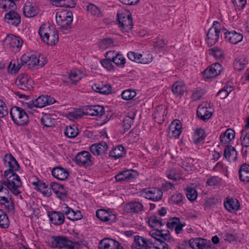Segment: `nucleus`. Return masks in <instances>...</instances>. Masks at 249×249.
<instances>
[{
	"instance_id": "obj_1",
	"label": "nucleus",
	"mask_w": 249,
	"mask_h": 249,
	"mask_svg": "<svg viewBox=\"0 0 249 249\" xmlns=\"http://www.w3.org/2000/svg\"><path fill=\"white\" fill-rule=\"evenodd\" d=\"M3 160L5 166L9 169L4 172L5 180H2L1 184L6 186L14 195L17 196L21 193L18 188L21 187L22 182L19 177L15 172L18 170L19 165L11 154H6Z\"/></svg>"
},
{
	"instance_id": "obj_2",
	"label": "nucleus",
	"mask_w": 249,
	"mask_h": 249,
	"mask_svg": "<svg viewBox=\"0 0 249 249\" xmlns=\"http://www.w3.org/2000/svg\"><path fill=\"white\" fill-rule=\"evenodd\" d=\"M41 40L49 45H54L58 41V34L55 28L47 24H42L38 30Z\"/></svg>"
},
{
	"instance_id": "obj_3",
	"label": "nucleus",
	"mask_w": 249,
	"mask_h": 249,
	"mask_svg": "<svg viewBox=\"0 0 249 249\" xmlns=\"http://www.w3.org/2000/svg\"><path fill=\"white\" fill-rule=\"evenodd\" d=\"M52 239V246L53 248L79 249L80 244L78 242H72L67 237L62 236H53Z\"/></svg>"
},
{
	"instance_id": "obj_4",
	"label": "nucleus",
	"mask_w": 249,
	"mask_h": 249,
	"mask_svg": "<svg viewBox=\"0 0 249 249\" xmlns=\"http://www.w3.org/2000/svg\"><path fill=\"white\" fill-rule=\"evenodd\" d=\"M150 235L159 242L157 244L160 249H168V245L166 242H170L172 240L169 231L158 230H152L150 232Z\"/></svg>"
},
{
	"instance_id": "obj_5",
	"label": "nucleus",
	"mask_w": 249,
	"mask_h": 249,
	"mask_svg": "<svg viewBox=\"0 0 249 249\" xmlns=\"http://www.w3.org/2000/svg\"><path fill=\"white\" fill-rule=\"evenodd\" d=\"M10 114L11 117L16 124L23 125L29 122V117L23 109L18 107L11 108Z\"/></svg>"
},
{
	"instance_id": "obj_6",
	"label": "nucleus",
	"mask_w": 249,
	"mask_h": 249,
	"mask_svg": "<svg viewBox=\"0 0 249 249\" xmlns=\"http://www.w3.org/2000/svg\"><path fill=\"white\" fill-rule=\"evenodd\" d=\"M221 28V25L219 22L214 21L213 22L212 27L207 34L206 42L208 45L213 46L218 41Z\"/></svg>"
},
{
	"instance_id": "obj_7",
	"label": "nucleus",
	"mask_w": 249,
	"mask_h": 249,
	"mask_svg": "<svg viewBox=\"0 0 249 249\" xmlns=\"http://www.w3.org/2000/svg\"><path fill=\"white\" fill-rule=\"evenodd\" d=\"M5 41L10 50L14 53L19 52L23 44V40L19 36L13 35H8Z\"/></svg>"
},
{
	"instance_id": "obj_8",
	"label": "nucleus",
	"mask_w": 249,
	"mask_h": 249,
	"mask_svg": "<svg viewBox=\"0 0 249 249\" xmlns=\"http://www.w3.org/2000/svg\"><path fill=\"white\" fill-rule=\"evenodd\" d=\"M57 24L63 28H66L72 22V14L70 12L63 11L58 12L55 16Z\"/></svg>"
},
{
	"instance_id": "obj_9",
	"label": "nucleus",
	"mask_w": 249,
	"mask_h": 249,
	"mask_svg": "<svg viewBox=\"0 0 249 249\" xmlns=\"http://www.w3.org/2000/svg\"><path fill=\"white\" fill-rule=\"evenodd\" d=\"M155 243L151 238L143 236H136L134 243L131 245L132 249H151Z\"/></svg>"
},
{
	"instance_id": "obj_10",
	"label": "nucleus",
	"mask_w": 249,
	"mask_h": 249,
	"mask_svg": "<svg viewBox=\"0 0 249 249\" xmlns=\"http://www.w3.org/2000/svg\"><path fill=\"white\" fill-rule=\"evenodd\" d=\"M34 82L27 74L21 73L18 75L16 80L18 87L24 90H30L33 88Z\"/></svg>"
},
{
	"instance_id": "obj_11",
	"label": "nucleus",
	"mask_w": 249,
	"mask_h": 249,
	"mask_svg": "<svg viewBox=\"0 0 249 249\" xmlns=\"http://www.w3.org/2000/svg\"><path fill=\"white\" fill-rule=\"evenodd\" d=\"M143 196L146 199L156 202L161 200L163 193L161 189L155 187H149L142 191Z\"/></svg>"
},
{
	"instance_id": "obj_12",
	"label": "nucleus",
	"mask_w": 249,
	"mask_h": 249,
	"mask_svg": "<svg viewBox=\"0 0 249 249\" xmlns=\"http://www.w3.org/2000/svg\"><path fill=\"white\" fill-rule=\"evenodd\" d=\"M8 190L3 186H0V203L4 205L8 211H10L14 209V203L11 200V196Z\"/></svg>"
},
{
	"instance_id": "obj_13",
	"label": "nucleus",
	"mask_w": 249,
	"mask_h": 249,
	"mask_svg": "<svg viewBox=\"0 0 249 249\" xmlns=\"http://www.w3.org/2000/svg\"><path fill=\"white\" fill-rule=\"evenodd\" d=\"M60 212L63 213V215H66L67 218L72 221L80 220L83 216L80 211H74L66 204L62 205Z\"/></svg>"
},
{
	"instance_id": "obj_14",
	"label": "nucleus",
	"mask_w": 249,
	"mask_h": 249,
	"mask_svg": "<svg viewBox=\"0 0 249 249\" xmlns=\"http://www.w3.org/2000/svg\"><path fill=\"white\" fill-rule=\"evenodd\" d=\"M189 244L193 249H212L210 241L202 238H191Z\"/></svg>"
},
{
	"instance_id": "obj_15",
	"label": "nucleus",
	"mask_w": 249,
	"mask_h": 249,
	"mask_svg": "<svg viewBox=\"0 0 249 249\" xmlns=\"http://www.w3.org/2000/svg\"><path fill=\"white\" fill-rule=\"evenodd\" d=\"M91 155L86 151L79 152L75 157L76 163L79 166H83L85 167L92 165V162L90 159Z\"/></svg>"
},
{
	"instance_id": "obj_16",
	"label": "nucleus",
	"mask_w": 249,
	"mask_h": 249,
	"mask_svg": "<svg viewBox=\"0 0 249 249\" xmlns=\"http://www.w3.org/2000/svg\"><path fill=\"white\" fill-rule=\"evenodd\" d=\"M211 110L209 103H203L198 106L197 110V115L203 121L208 120L212 116Z\"/></svg>"
},
{
	"instance_id": "obj_17",
	"label": "nucleus",
	"mask_w": 249,
	"mask_h": 249,
	"mask_svg": "<svg viewBox=\"0 0 249 249\" xmlns=\"http://www.w3.org/2000/svg\"><path fill=\"white\" fill-rule=\"evenodd\" d=\"M222 70V65L219 63H215L204 71L203 76L207 79L215 78L221 73Z\"/></svg>"
},
{
	"instance_id": "obj_18",
	"label": "nucleus",
	"mask_w": 249,
	"mask_h": 249,
	"mask_svg": "<svg viewBox=\"0 0 249 249\" xmlns=\"http://www.w3.org/2000/svg\"><path fill=\"white\" fill-rule=\"evenodd\" d=\"M182 125L179 120L173 121L168 127L167 132L170 138H178L181 134Z\"/></svg>"
},
{
	"instance_id": "obj_19",
	"label": "nucleus",
	"mask_w": 249,
	"mask_h": 249,
	"mask_svg": "<svg viewBox=\"0 0 249 249\" xmlns=\"http://www.w3.org/2000/svg\"><path fill=\"white\" fill-rule=\"evenodd\" d=\"M138 176L137 172L134 170H127L120 172L115 176L117 181H129Z\"/></svg>"
},
{
	"instance_id": "obj_20",
	"label": "nucleus",
	"mask_w": 249,
	"mask_h": 249,
	"mask_svg": "<svg viewBox=\"0 0 249 249\" xmlns=\"http://www.w3.org/2000/svg\"><path fill=\"white\" fill-rule=\"evenodd\" d=\"M99 249H123V246L117 241L111 238H104L99 244Z\"/></svg>"
},
{
	"instance_id": "obj_21",
	"label": "nucleus",
	"mask_w": 249,
	"mask_h": 249,
	"mask_svg": "<svg viewBox=\"0 0 249 249\" xmlns=\"http://www.w3.org/2000/svg\"><path fill=\"white\" fill-rule=\"evenodd\" d=\"M22 64L27 65L29 69H31L39 64V60L35 54L26 53L22 55L20 58Z\"/></svg>"
},
{
	"instance_id": "obj_22",
	"label": "nucleus",
	"mask_w": 249,
	"mask_h": 249,
	"mask_svg": "<svg viewBox=\"0 0 249 249\" xmlns=\"http://www.w3.org/2000/svg\"><path fill=\"white\" fill-rule=\"evenodd\" d=\"M96 215L101 221L109 224L114 222L116 218L115 214L112 213L111 211L104 209L97 210Z\"/></svg>"
},
{
	"instance_id": "obj_23",
	"label": "nucleus",
	"mask_w": 249,
	"mask_h": 249,
	"mask_svg": "<svg viewBox=\"0 0 249 249\" xmlns=\"http://www.w3.org/2000/svg\"><path fill=\"white\" fill-rule=\"evenodd\" d=\"M108 149V145L105 142L92 144L89 148L90 151L94 155L98 156L105 154Z\"/></svg>"
},
{
	"instance_id": "obj_24",
	"label": "nucleus",
	"mask_w": 249,
	"mask_h": 249,
	"mask_svg": "<svg viewBox=\"0 0 249 249\" xmlns=\"http://www.w3.org/2000/svg\"><path fill=\"white\" fill-rule=\"evenodd\" d=\"M105 113L104 107L99 105L88 106L85 107L86 115L101 117Z\"/></svg>"
},
{
	"instance_id": "obj_25",
	"label": "nucleus",
	"mask_w": 249,
	"mask_h": 249,
	"mask_svg": "<svg viewBox=\"0 0 249 249\" xmlns=\"http://www.w3.org/2000/svg\"><path fill=\"white\" fill-rule=\"evenodd\" d=\"M48 217L51 223L55 225H61L65 222V216L60 211H52L48 213Z\"/></svg>"
},
{
	"instance_id": "obj_26",
	"label": "nucleus",
	"mask_w": 249,
	"mask_h": 249,
	"mask_svg": "<svg viewBox=\"0 0 249 249\" xmlns=\"http://www.w3.org/2000/svg\"><path fill=\"white\" fill-rule=\"evenodd\" d=\"M4 20L8 24L14 26H17L21 21L20 16L14 11H10L5 14Z\"/></svg>"
},
{
	"instance_id": "obj_27",
	"label": "nucleus",
	"mask_w": 249,
	"mask_h": 249,
	"mask_svg": "<svg viewBox=\"0 0 249 249\" xmlns=\"http://www.w3.org/2000/svg\"><path fill=\"white\" fill-rule=\"evenodd\" d=\"M124 210L127 213H138L143 211V206L140 202H131L125 204Z\"/></svg>"
},
{
	"instance_id": "obj_28",
	"label": "nucleus",
	"mask_w": 249,
	"mask_h": 249,
	"mask_svg": "<svg viewBox=\"0 0 249 249\" xmlns=\"http://www.w3.org/2000/svg\"><path fill=\"white\" fill-rule=\"evenodd\" d=\"M51 190L56 194L57 197L61 199L66 197L67 192L64 186L56 182H52L50 185Z\"/></svg>"
},
{
	"instance_id": "obj_29",
	"label": "nucleus",
	"mask_w": 249,
	"mask_h": 249,
	"mask_svg": "<svg viewBox=\"0 0 249 249\" xmlns=\"http://www.w3.org/2000/svg\"><path fill=\"white\" fill-rule=\"evenodd\" d=\"M32 184L35 186V189L40 191L44 196L49 197L52 195L51 188H49L45 183L38 180L36 182H32Z\"/></svg>"
},
{
	"instance_id": "obj_30",
	"label": "nucleus",
	"mask_w": 249,
	"mask_h": 249,
	"mask_svg": "<svg viewBox=\"0 0 249 249\" xmlns=\"http://www.w3.org/2000/svg\"><path fill=\"white\" fill-rule=\"evenodd\" d=\"M238 153L234 147L228 145L225 147L224 150V157L228 161H235L237 158Z\"/></svg>"
},
{
	"instance_id": "obj_31",
	"label": "nucleus",
	"mask_w": 249,
	"mask_h": 249,
	"mask_svg": "<svg viewBox=\"0 0 249 249\" xmlns=\"http://www.w3.org/2000/svg\"><path fill=\"white\" fill-rule=\"evenodd\" d=\"M38 8L30 2H26L23 9L24 16L27 18H31L38 14Z\"/></svg>"
},
{
	"instance_id": "obj_32",
	"label": "nucleus",
	"mask_w": 249,
	"mask_h": 249,
	"mask_svg": "<svg viewBox=\"0 0 249 249\" xmlns=\"http://www.w3.org/2000/svg\"><path fill=\"white\" fill-rule=\"evenodd\" d=\"M225 37L231 43L235 44L240 41L243 39V35L235 31L226 32L225 33Z\"/></svg>"
},
{
	"instance_id": "obj_33",
	"label": "nucleus",
	"mask_w": 249,
	"mask_h": 249,
	"mask_svg": "<svg viewBox=\"0 0 249 249\" xmlns=\"http://www.w3.org/2000/svg\"><path fill=\"white\" fill-rule=\"evenodd\" d=\"M52 174L56 178L61 180L66 179L69 176L67 170L61 167L54 168L52 170Z\"/></svg>"
},
{
	"instance_id": "obj_34",
	"label": "nucleus",
	"mask_w": 249,
	"mask_h": 249,
	"mask_svg": "<svg viewBox=\"0 0 249 249\" xmlns=\"http://www.w3.org/2000/svg\"><path fill=\"white\" fill-rule=\"evenodd\" d=\"M48 101L45 96H40L35 101H30L28 103V107L33 108L34 107L42 108L47 106Z\"/></svg>"
},
{
	"instance_id": "obj_35",
	"label": "nucleus",
	"mask_w": 249,
	"mask_h": 249,
	"mask_svg": "<svg viewBox=\"0 0 249 249\" xmlns=\"http://www.w3.org/2000/svg\"><path fill=\"white\" fill-rule=\"evenodd\" d=\"M149 225L152 228L153 230H162L160 228L163 226L165 222H163L162 220L157 215H152L150 217L148 220Z\"/></svg>"
},
{
	"instance_id": "obj_36",
	"label": "nucleus",
	"mask_w": 249,
	"mask_h": 249,
	"mask_svg": "<svg viewBox=\"0 0 249 249\" xmlns=\"http://www.w3.org/2000/svg\"><path fill=\"white\" fill-rule=\"evenodd\" d=\"M125 155L124 147L122 145L114 147L109 153V156L114 159H117L123 157Z\"/></svg>"
},
{
	"instance_id": "obj_37",
	"label": "nucleus",
	"mask_w": 249,
	"mask_h": 249,
	"mask_svg": "<svg viewBox=\"0 0 249 249\" xmlns=\"http://www.w3.org/2000/svg\"><path fill=\"white\" fill-rule=\"evenodd\" d=\"M166 110L161 106L158 107L153 115V118L156 122L159 124L162 123L165 120V116H166Z\"/></svg>"
},
{
	"instance_id": "obj_38",
	"label": "nucleus",
	"mask_w": 249,
	"mask_h": 249,
	"mask_svg": "<svg viewBox=\"0 0 249 249\" xmlns=\"http://www.w3.org/2000/svg\"><path fill=\"white\" fill-rule=\"evenodd\" d=\"M166 176L173 181H177L182 179V173L179 169L173 168L167 170L166 172Z\"/></svg>"
},
{
	"instance_id": "obj_39",
	"label": "nucleus",
	"mask_w": 249,
	"mask_h": 249,
	"mask_svg": "<svg viewBox=\"0 0 249 249\" xmlns=\"http://www.w3.org/2000/svg\"><path fill=\"white\" fill-rule=\"evenodd\" d=\"M206 137L205 131L201 128H198L196 129L194 132L192 141L195 144H197L203 142Z\"/></svg>"
},
{
	"instance_id": "obj_40",
	"label": "nucleus",
	"mask_w": 249,
	"mask_h": 249,
	"mask_svg": "<svg viewBox=\"0 0 249 249\" xmlns=\"http://www.w3.org/2000/svg\"><path fill=\"white\" fill-rule=\"evenodd\" d=\"M224 206L228 211L234 212L239 209L240 204L236 199L227 198V201L224 203Z\"/></svg>"
},
{
	"instance_id": "obj_41",
	"label": "nucleus",
	"mask_w": 249,
	"mask_h": 249,
	"mask_svg": "<svg viewBox=\"0 0 249 249\" xmlns=\"http://www.w3.org/2000/svg\"><path fill=\"white\" fill-rule=\"evenodd\" d=\"M239 178L242 182H249V164H243L240 168Z\"/></svg>"
},
{
	"instance_id": "obj_42",
	"label": "nucleus",
	"mask_w": 249,
	"mask_h": 249,
	"mask_svg": "<svg viewBox=\"0 0 249 249\" xmlns=\"http://www.w3.org/2000/svg\"><path fill=\"white\" fill-rule=\"evenodd\" d=\"M92 88L95 91L106 95L111 93L112 91V87L108 84H94Z\"/></svg>"
},
{
	"instance_id": "obj_43",
	"label": "nucleus",
	"mask_w": 249,
	"mask_h": 249,
	"mask_svg": "<svg viewBox=\"0 0 249 249\" xmlns=\"http://www.w3.org/2000/svg\"><path fill=\"white\" fill-rule=\"evenodd\" d=\"M235 132L232 129H228L220 136V142L223 144H226L234 138Z\"/></svg>"
},
{
	"instance_id": "obj_44",
	"label": "nucleus",
	"mask_w": 249,
	"mask_h": 249,
	"mask_svg": "<svg viewBox=\"0 0 249 249\" xmlns=\"http://www.w3.org/2000/svg\"><path fill=\"white\" fill-rule=\"evenodd\" d=\"M172 92L177 96L182 95L187 90V87L180 83H175L172 88Z\"/></svg>"
},
{
	"instance_id": "obj_45",
	"label": "nucleus",
	"mask_w": 249,
	"mask_h": 249,
	"mask_svg": "<svg viewBox=\"0 0 249 249\" xmlns=\"http://www.w3.org/2000/svg\"><path fill=\"white\" fill-rule=\"evenodd\" d=\"M84 76V73L77 69L71 71L69 74V78L72 83H75L79 81Z\"/></svg>"
},
{
	"instance_id": "obj_46",
	"label": "nucleus",
	"mask_w": 249,
	"mask_h": 249,
	"mask_svg": "<svg viewBox=\"0 0 249 249\" xmlns=\"http://www.w3.org/2000/svg\"><path fill=\"white\" fill-rule=\"evenodd\" d=\"M125 20H123L124 22L120 25V27L124 31L128 32L132 28V18L131 15H128V17H125Z\"/></svg>"
},
{
	"instance_id": "obj_47",
	"label": "nucleus",
	"mask_w": 249,
	"mask_h": 249,
	"mask_svg": "<svg viewBox=\"0 0 249 249\" xmlns=\"http://www.w3.org/2000/svg\"><path fill=\"white\" fill-rule=\"evenodd\" d=\"M112 61L120 68H124L125 64V59L123 55L120 53L115 54L112 57Z\"/></svg>"
},
{
	"instance_id": "obj_48",
	"label": "nucleus",
	"mask_w": 249,
	"mask_h": 249,
	"mask_svg": "<svg viewBox=\"0 0 249 249\" xmlns=\"http://www.w3.org/2000/svg\"><path fill=\"white\" fill-rule=\"evenodd\" d=\"M65 135L69 138H74L78 134V130L75 125L67 126L65 130Z\"/></svg>"
},
{
	"instance_id": "obj_49",
	"label": "nucleus",
	"mask_w": 249,
	"mask_h": 249,
	"mask_svg": "<svg viewBox=\"0 0 249 249\" xmlns=\"http://www.w3.org/2000/svg\"><path fill=\"white\" fill-rule=\"evenodd\" d=\"M9 226V221L7 215L4 211L0 209V227L7 229Z\"/></svg>"
},
{
	"instance_id": "obj_50",
	"label": "nucleus",
	"mask_w": 249,
	"mask_h": 249,
	"mask_svg": "<svg viewBox=\"0 0 249 249\" xmlns=\"http://www.w3.org/2000/svg\"><path fill=\"white\" fill-rule=\"evenodd\" d=\"M87 10L91 14L97 17H99L102 16L100 9L96 5L92 3H89L87 5Z\"/></svg>"
},
{
	"instance_id": "obj_51",
	"label": "nucleus",
	"mask_w": 249,
	"mask_h": 249,
	"mask_svg": "<svg viewBox=\"0 0 249 249\" xmlns=\"http://www.w3.org/2000/svg\"><path fill=\"white\" fill-rule=\"evenodd\" d=\"M248 63V61L245 57H240L236 59L234 63V69L240 71L243 69Z\"/></svg>"
},
{
	"instance_id": "obj_52",
	"label": "nucleus",
	"mask_w": 249,
	"mask_h": 249,
	"mask_svg": "<svg viewBox=\"0 0 249 249\" xmlns=\"http://www.w3.org/2000/svg\"><path fill=\"white\" fill-rule=\"evenodd\" d=\"M54 119L48 115H44L41 119V124L46 127H52L54 125Z\"/></svg>"
},
{
	"instance_id": "obj_53",
	"label": "nucleus",
	"mask_w": 249,
	"mask_h": 249,
	"mask_svg": "<svg viewBox=\"0 0 249 249\" xmlns=\"http://www.w3.org/2000/svg\"><path fill=\"white\" fill-rule=\"evenodd\" d=\"M209 53L210 55H213L216 59H220L223 58V52L219 48L214 47L213 48L209 49Z\"/></svg>"
},
{
	"instance_id": "obj_54",
	"label": "nucleus",
	"mask_w": 249,
	"mask_h": 249,
	"mask_svg": "<svg viewBox=\"0 0 249 249\" xmlns=\"http://www.w3.org/2000/svg\"><path fill=\"white\" fill-rule=\"evenodd\" d=\"M134 115L126 116L123 119V127L124 130L129 129L134 123Z\"/></svg>"
},
{
	"instance_id": "obj_55",
	"label": "nucleus",
	"mask_w": 249,
	"mask_h": 249,
	"mask_svg": "<svg viewBox=\"0 0 249 249\" xmlns=\"http://www.w3.org/2000/svg\"><path fill=\"white\" fill-rule=\"evenodd\" d=\"M121 95L123 99L130 100L136 95V92L134 90L128 89L123 91Z\"/></svg>"
},
{
	"instance_id": "obj_56",
	"label": "nucleus",
	"mask_w": 249,
	"mask_h": 249,
	"mask_svg": "<svg viewBox=\"0 0 249 249\" xmlns=\"http://www.w3.org/2000/svg\"><path fill=\"white\" fill-rule=\"evenodd\" d=\"M165 44L164 40L160 37H157L153 42V46L158 52H160Z\"/></svg>"
},
{
	"instance_id": "obj_57",
	"label": "nucleus",
	"mask_w": 249,
	"mask_h": 249,
	"mask_svg": "<svg viewBox=\"0 0 249 249\" xmlns=\"http://www.w3.org/2000/svg\"><path fill=\"white\" fill-rule=\"evenodd\" d=\"M241 143L245 147H249V131H241Z\"/></svg>"
},
{
	"instance_id": "obj_58",
	"label": "nucleus",
	"mask_w": 249,
	"mask_h": 249,
	"mask_svg": "<svg viewBox=\"0 0 249 249\" xmlns=\"http://www.w3.org/2000/svg\"><path fill=\"white\" fill-rule=\"evenodd\" d=\"M232 90V88L231 87H224L217 92V96H219L221 99H225Z\"/></svg>"
},
{
	"instance_id": "obj_59",
	"label": "nucleus",
	"mask_w": 249,
	"mask_h": 249,
	"mask_svg": "<svg viewBox=\"0 0 249 249\" xmlns=\"http://www.w3.org/2000/svg\"><path fill=\"white\" fill-rule=\"evenodd\" d=\"M112 58H110L109 56H108V58L102 60L101 61V64L104 68L109 71H111L114 70V66L112 64Z\"/></svg>"
},
{
	"instance_id": "obj_60",
	"label": "nucleus",
	"mask_w": 249,
	"mask_h": 249,
	"mask_svg": "<svg viewBox=\"0 0 249 249\" xmlns=\"http://www.w3.org/2000/svg\"><path fill=\"white\" fill-rule=\"evenodd\" d=\"M140 59L139 63L148 64L150 63L153 59L152 55L150 53L140 54Z\"/></svg>"
},
{
	"instance_id": "obj_61",
	"label": "nucleus",
	"mask_w": 249,
	"mask_h": 249,
	"mask_svg": "<svg viewBox=\"0 0 249 249\" xmlns=\"http://www.w3.org/2000/svg\"><path fill=\"white\" fill-rule=\"evenodd\" d=\"M113 44V41L111 38H105L101 41L99 43V47L103 49H106L112 47Z\"/></svg>"
},
{
	"instance_id": "obj_62",
	"label": "nucleus",
	"mask_w": 249,
	"mask_h": 249,
	"mask_svg": "<svg viewBox=\"0 0 249 249\" xmlns=\"http://www.w3.org/2000/svg\"><path fill=\"white\" fill-rule=\"evenodd\" d=\"M84 115H86L85 110L83 111L81 109H77L70 112L69 117L70 119H77L82 117Z\"/></svg>"
},
{
	"instance_id": "obj_63",
	"label": "nucleus",
	"mask_w": 249,
	"mask_h": 249,
	"mask_svg": "<svg viewBox=\"0 0 249 249\" xmlns=\"http://www.w3.org/2000/svg\"><path fill=\"white\" fill-rule=\"evenodd\" d=\"M22 66H24V65L22 64L21 61H20V63L18 62L17 64L16 63L12 64V63H10L8 66V69L12 73H17Z\"/></svg>"
},
{
	"instance_id": "obj_64",
	"label": "nucleus",
	"mask_w": 249,
	"mask_h": 249,
	"mask_svg": "<svg viewBox=\"0 0 249 249\" xmlns=\"http://www.w3.org/2000/svg\"><path fill=\"white\" fill-rule=\"evenodd\" d=\"M180 220L178 218L175 217L170 219L167 222L166 226L168 229H173L175 228L179 224Z\"/></svg>"
}]
</instances>
